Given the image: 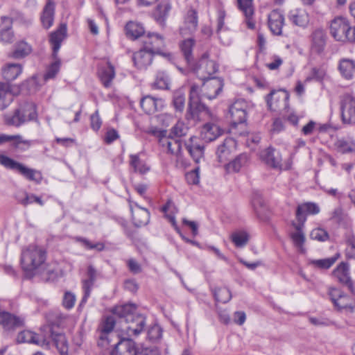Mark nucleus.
<instances>
[{
  "label": "nucleus",
  "mask_w": 355,
  "mask_h": 355,
  "mask_svg": "<svg viewBox=\"0 0 355 355\" xmlns=\"http://www.w3.org/2000/svg\"><path fill=\"white\" fill-rule=\"evenodd\" d=\"M204 80L201 89L196 84L191 86L186 114L187 119H195L199 112L207 109L206 106L201 103L202 99L212 100L222 91L223 83L220 79L211 78Z\"/></svg>",
  "instance_id": "f257e3e1"
},
{
  "label": "nucleus",
  "mask_w": 355,
  "mask_h": 355,
  "mask_svg": "<svg viewBox=\"0 0 355 355\" xmlns=\"http://www.w3.org/2000/svg\"><path fill=\"white\" fill-rule=\"evenodd\" d=\"M46 251L40 246L30 245L21 250L20 266L28 279L41 275L46 269Z\"/></svg>",
  "instance_id": "f03ea898"
},
{
  "label": "nucleus",
  "mask_w": 355,
  "mask_h": 355,
  "mask_svg": "<svg viewBox=\"0 0 355 355\" xmlns=\"http://www.w3.org/2000/svg\"><path fill=\"white\" fill-rule=\"evenodd\" d=\"M136 311L137 306L132 303L116 306L112 311L121 320L122 331L130 337L140 334L146 325V318Z\"/></svg>",
  "instance_id": "7ed1b4c3"
},
{
  "label": "nucleus",
  "mask_w": 355,
  "mask_h": 355,
  "mask_svg": "<svg viewBox=\"0 0 355 355\" xmlns=\"http://www.w3.org/2000/svg\"><path fill=\"white\" fill-rule=\"evenodd\" d=\"M0 164L7 169L14 171L28 181L33 182L36 184H40L43 180V175L40 171L29 168L8 156L0 155Z\"/></svg>",
  "instance_id": "20e7f679"
},
{
  "label": "nucleus",
  "mask_w": 355,
  "mask_h": 355,
  "mask_svg": "<svg viewBox=\"0 0 355 355\" xmlns=\"http://www.w3.org/2000/svg\"><path fill=\"white\" fill-rule=\"evenodd\" d=\"M25 318L6 311H0V329L12 332L24 326Z\"/></svg>",
  "instance_id": "39448f33"
},
{
  "label": "nucleus",
  "mask_w": 355,
  "mask_h": 355,
  "mask_svg": "<svg viewBox=\"0 0 355 355\" xmlns=\"http://www.w3.org/2000/svg\"><path fill=\"white\" fill-rule=\"evenodd\" d=\"M217 64L209 59V55L205 53L202 55L198 62L194 67L193 70L201 80L211 78V76L218 71Z\"/></svg>",
  "instance_id": "423d86ee"
},
{
  "label": "nucleus",
  "mask_w": 355,
  "mask_h": 355,
  "mask_svg": "<svg viewBox=\"0 0 355 355\" xmlns=\"http://www.w3.org/2000/svg\"><path fill=\"white\" fill-rule=\"evenodd\" d=\"M341 116L345 123L355 124V97L345 94L340 102Z\"/></svg>",
  "instance_id": "0eeeda50"
},
{
  "label": "nucleus",
  "mask_w": 355,
  "mask_h": 355,
  "mask_svg": "<svg viewBox=\"0 0 355 355\" xmlns=\"http://www.w3.org/2000/svg\"><path fill=\"white\" fill-rule=\"evenodd\" d=\"M349 21L342 17L334 18L330 24V33L337 41L346 42V33L349 30Z\"/></svg>",
  "instance_id": "6e6552de"
},
{
  "label": "nucleus",
  "mask_w": 355,
  "mask_h": 355,
  "mask_svg": "<svg viewBox=\"0 0 355 355\" xmlns=\"http://www.w3.org/2000/svg\"><path fill=\"white\" fill-rule=\"evenodd\" d=\"M329 295L334 306L338 310H349L353 309L354 302L352 299L344 294L343 291L336 288H331Z\"/></svg>",
  "instance_id": "1a4fd4ad"
},
{
  "label": "nucleus",
  "mask_w": 355,
  "mask_h": 355,
  "mask_svg": "<svg viewBox=\"0 0 355 355\" xmlns=\"http://www.w3.org/2000/svg\"><path fill=\"white\" fill-rule=\"evenodd\" d=\"M236 141L235 139L228 137L226 138L216 149V157L219 162L227 163L232 155L236 152Z\"/></svg>",
  "instance_id": "9d476101"
},
{
  "label": "nucleus",
  "mask_w": 355,
  "mask_h": 355,
  "mask_svg": "<svg viewBox=\"0 0 355 355\" xmlns=\"http://www.w3.org/2000/svg\"><path fill=\"white\" fill-rule=\"evenodd\" d=\"M142 49L151 53L153 55L161 53L162 47L164 46V38L155 33H148L142 38Z\"/></svg>",
  "instance_id": "9b49d317"
},
{
  "label": "nucleus",
  "mask_w": 355,
  "mask_h": 355,
  "mask_svg": "<svg viewBox=\"0 0 355 355\" xmlns=\"http://www.w3.org/2000/svg\"><path fill=\"white\" fill-rule=\"evenodd\" d=\"M17 341L32 343L46 348H49L50 345V340L46 338V336L39 335L29 330L19 332L17 336Z\"/></svg>",
  "instance_id": "f8f14e48"
},
{
  "label": "nucleus",
  "mask_w": 355,
  "mask_h": 355,
  "mask_svg": "<svg viewBox=\"0 0 355 355\" xmlns=\"http://www.w3.org/2000/svg\"><path fill=\"white\" fill-rule=\"evenodd\" d=\"M97 278V271L92 266H89L87 270L86 277L82 280V288L83 297L80 301V306H83L89 297L92 289Z\"/></svg>",
  "instance_id": "ddd939ff"
},
{
  "label": "nucleus",
  "mask_w": 355,
  "mask_h": 355,
  "mask_svg": "<svg viewBox=\"0 0 355 355\" xmlns=\"http://www.w3.org/2000/svg\"><path fill=\"white\" fill-rule=\"evenodd\" d=\"M333 276L342 284L346 286L352 293L355 288L349 276V267L347 263H340L332 272Z\"/></svg>",
  "instance_id": "4468645a"
},
{
  "label": "nucleus",
  "mask_w": 355,
  "mask_h": 355,
  "mask_svg": "<svg viewBox=\"0 0 355 355\" xmlns=\"http://www.w3.org/2000/svg\"><path fill=\"white\" fill-rule=\"evenodd\" d=\"M139 348L135 342L130 338H122L116 343L112 355H137Z\"/></svg>",
  "instance_id": "2eb2a0df"
},
{
  "label": "nucleus",
  "mask_w": 355,
  "mask_h": 355,
  "mask_svg": "<svg viewBox=\"0 0 355 355\" xmlns=\"http://www.w3.org/2000/svg\"><path fill=\"white\" fill-rule=\"evenodd\" d=\"M284 21V16L279 10H273L268 14V26L271 33L275 35H282Z\"/></svg>",
  "instance_id": "dca6fc26"
},
{
  "label": "nucleus",
  "mask_w": 355,
  "mask_h": 355,
  "mask_svg": "<svg viewBox=\"0 0 355 355\" xmlns=\"http://www.w3.org/2000/svg\"><path fill=\"white\" fill-rule=\"evenodd\" d=\"M166 131H162L160 132L159 144L163 148L167 150L168 153L179 156L182 150L180 139L171 137V135L166 136Z\"/></svg>",
  "instance_id": "f3484780"
},
{
  "label": "nucleus",
  "mask_w": 355,
  "mask_h": 355,
  "mask_svg": "<svg viewBox=\"0 0 355 355\" xmlns=\"http://www.w3.org/2000/svg\"><path fill=\"white\" fill-rule=\"evenodd\" d=\"M288 19L294 26L306 28L310 21L308 12L303 8H293L288 14Z\"/></svg>",
  "instance_id": "a211bd4d"
},
{
  "label": "nucleus",
  "mask_w": 355,
  "mask_h": 355,
  "mask_svg": "<svg viewBox=\"0 0 355 355\" xmlns=\"http://www.w3.org/2000/svg\"><path fill=\"white\" fill-rule=\"evenodd\" d=\"M130 209L132 220L137 227L146 225L150 220V213L147 209L143 208L136 202L130 201Z\"/></svg>",
  "instance_id": "6ab92c4d"
},
{
  "label": "nucleus",
  "mask_w": 355,
  "mask_h": 355,
  "mask_svg": "<svg viewBox=\"0 0 355 355\" xmlns=\"http://www.w3.org/2000/svg\"><path fill=\"white\" fill-rule=\"evenodd\" d=\"M246 103L243 100L236 101L230 107L229 112L232 122L234 125L242 123L246 119Z\"/></svg>",
  "instance_id": "aec40b11"
},
{
  "label": "nucleus",
  "mask_w": 355,
  "mask_h": 355,
  "mask_svg": "<svg viewBox=\"0 0 355 355\" xmlns=\"http://www.w3.org/2000/svg\"><path fill=\"white\" fill-rule=\"evenodd\" d=\"M288 98V94L283 90L272 91L266 96V102L271 110H276L282 107H285Z\"/></svg>",
  "instance_id": "412c9836"
},
{
  "label": "nucleus",
  "mask_w": 355,
  "mask_h": 355,
  "mask_svg": "<svg viewBox=\"0 0 355 355\" xmlns=\"http://www.w3.org/2000/svg\"><path fill=\"white\" fill-rule=\"evenodd\" d=\"M334 148L341 154L355 153V139L350 135L338 137L334 143Z\"/></svg>",
  "instance_id": "4be33fe9"
},
{
  "label": "nucleus",
  "mask_w": 355,
  "mask_h": 355,
  "mask_svg": "<svg viewBox=\"0 0 355 355\" xmlns=\"http://www.w3.org/2000/svg\"><path fill=\"white\" fill-rule=\"evenodd\" d=\"M67 36V25L62 24L59 28L50 35L49 41L52 45L53 58H56L61 43Z\"/></svg>",
  "instance_id": "5701e85b"
},
{
  "label": "nucleus",
  "mask_w": 355,
  "mask_h": 355,
  "mask_svg": "<svg viewBox=\"0 0 355 355\" xmlns=\"http://www.w3.org/2000/svg\"><path fill=\"white\" fill-rule=\"evenodd\" d=\"M261 159L268 166L279 168H281L282 156L279 152L276 151L273 148H268L261 152Z\"/></svg>",
  "instance_id": "b1692460"
},
{
  "label": "nucleus",
  "mask_w": 355,
  "mask_h": 355,
  "mask_svg": "<svg viewBox=\"0 0 355 355\" xmlns=\"http://www.w3.org/2000/svg\"><path fill=\"white\" fill-rule=\"evenodd\" d=\"M46 338L50 340L49 347L53 344L61 355H68V342L64 334L52 331L49 336Z\"/></svg>",
  "instance_id": "393cba45"
},
{
  "label": "nucleus",
  "mask_w": 355,
  "mask_h": 355,
  "mask_svg": "<svg viewBox=\"0 0 355 355\" xmlns=\"http://www.w3.org/2000/svg\"><path fill=\"white\" fill-rule=\"evenodd\" d=\"M238 7L243 13L247 26L250 29H254L255 22L253 20L254 8L252 6V0H237Z\"/></svg>",
  "instance_id": "a878e982"
},
{
  "label": "nucleus",
  "mask_w": 355,
  "mask_h": 355,
  "mask_svg": "<svg viewBox=\"0 0 355 355\" xmlns=\"http://www.w3.org/2000/svg\"><path fill=\"white\" fill-rule=\"evenodd\" d=\"M12 21L8 17H2L0 24V42L4 44L11 43L14 40L12 31Z\"/></svg>",
  "instance_id": "bb28decb"
},
{
  "label": "nucleus",
  "mask_w": 355,
  "mask_h": 355,
  "mask_svg": "<svg viewBox=\"0 0 355 355\" xmlns=\"http://www.w3.org/2000/svg\"><path fill=\"white\" fill-rule=\"evenodd\" d=\"M153 56L151 53L141 48L133 54L132 60L138 69H146L151 64Z\"/></svg>",
  "instance_id": "cd10ccee"
},
{
  "label": "nucleus",
  "mask_w": 355,
  "mask_h": 355,
  "mask_svg": "<svg viewBox=\"0 0 355 355\" xmlns=\"http://www.w3.org/2000/svg\"><path fill=\"white\" fill-rule=\"evenodd\" d=\"M338 71L346 80H352L355 78V60L349 58L340 60L338 67Z\"/></svg>",
  "instance_id": "c85d7f7f"
},
{
  "label": "nucleus",
  "mask_w": 355,
  "mask_h": 355,
  "mask_svg": "<svg viewBox=\"0 0 355 355\" xmlns=\"http://www.w3.org/2000/svg\"><path fill=\"white\" fill-rule=\"evenodd\" d=\"M98 76L103 85L105 87H110L112 82L115 77L114 67L107 61L105 66H102L98 69Z\"/></svg>",
  "instance_id": "c756f323"
},
{
  "label": "nucleus",
  "mask_w": 355,
  "mask_h": 355,
  "mask_svg": "<svg viewBox=\"0 0 355 355\" xmlns=\"http://www.w3.org/2000/svg\"><path fill=\"white\" fill-rule=\"evenodd\" d=\"M54 13L55 4L51 0H48L40 16L41 22L44 28L49 29L52 26L54 20Z\"/></svg>",
  "instance_id": "7c9ffc66"
},
{
  "label": "nucleus",
  "mask_w": 355,
  "mask_h": 355,
  "mask_svg": "<svg viewBox=\"0 0 355 355\" xmlns=\"http://www.w3.org/2000/svg\"><path fill=\"white\" fill-rule=\"evenodd\" d=\"M143 110L148 114H154L163 105L161 98H155L150 96L144 97L140 102Z\"/></svg>",
  "instance_id": "2f4dec72"
},
{
  "label": "nucleus",
  "mask_w": 355,
  "mask_h": 355,
  "mask_svg": "<svg viewBox=\"0 0 355 355\" xmlns=\"http://www.w3.org/2000/svg\"><path fill=\"white\" fill-rule=\"evenodd\" d=\"M223 130L215 123H207L202 127L201 135L207 141H211L222 135Z\"/></svg>",
  "instance_id": "473e14b6"
},
{
  "label": "nucleus",
  "mask_w": 355,
  "mask_h": 355,
  "mask_svg": "<svg viewBox=\"0 0 355 355\" xmlns=\"http://www.w3.org/2000/svg\"><path fill=\"white\" fill-rule=\"evenodd\" d=\"M320 208L315 204L307 202L300 205L296 210V218L300 223H303L306 220V216L308 214H316L319 213Z\"/></svg>",
  "instance_id": "72a5a7b5"
},
{
  "label": "nucleus",
  "mask_w": 355,
  "mask_h": 355,
  "mask_svg": "<svg viewBox=\"0 0 355 355\" xmlns=\"http://www.w3.org/2000/svg\"><path fill=\"white\" fill-rule=\"evenodd\" d=\"M248 161V156L245 153H241L234 159L225 164V168L229 173L239 172L245 166Z\"/></svg>",
  "instance_id": "f704fd0d"
},
{
  "label": "nucleus",
  "mask_w": 355,
  "mask_h": 355,
  "mask_svg": "<svg viewBox=\"0 0 355 355\" xmlns=\"http://www.w3.org/2000/svg\"><path fill=\"white\" fill-rule=\"evenodd\" d=\"M197 137H191L186 148L196 162H198L203 156L204 147L197 142Z\"/></svg>",
  "instance_id": "c9c22d12"
},
{
  "label": "nucleus",
  "mask_w": 355,
  "mask_h": 355,
  "mask_svg": "<svg viewBox=\"0 0 355 355\" xmlns=\"http://www.w3.org/2000/svg\"><path fill=\"white\" fill-rule=\"evenodd\" d=\"M312 47L317 51H322L326 43V34L324 29L315 28L311 34Z\"/></svg>",
  "instance_id": "e433bc0d"
},
{
  "label": "nucleus",
  "mask_w": 355,
  "mask_h": 355,
  "mask_svg": "<svg viewBox=\"0 0 355 355\" xmlns=\"http://www.w3.org/2000/svg\"><path fill=\"white\" fill-rule=\"evenodd\" d=\"M22 72V66L19 64H7L2 70V75L5 80L12 81Z\"/></svg>",
  "instance_id": "4c0bfd02"
},
{
  "label": "nucleus",
  "mask_w": 355,
  "mask_h": 355,
  "mask_svg": "<svg viewBox=\"0 0 355 355\" xmlns=\"http://www.w3.org/2000/svg\"><path fill=\"white\" fill-rule=\"evenodd\" d=\"M12 101V95L9 85L0 82V111L7 108Z\"/></svg>",
  "instance_id": "58836bf2"
},
{
  "label": "nucleus",
  "mask_w": 355,
  "mask_h": 355,
  "mask_svg": "<svg viewBox=\"0 0 355 355\" xmlns=\"http://www.w3.org/2000/svg\"><path fill=\"white\" fill-rule=\"evenodd\" d=\"M144 33L145 29L140 23L130 21L125 26L126 35L132 40H135L143 36Z\"/></svg>",
  "instance_id": "ea45409f"
},
{
  "label": "nucleus",
  "mask_w": 355,
  "mask_h": 355,
  "mask_svg": "<svg viewBox=\"0 0 355 355\" xmlns=\"http://www.w3.org/2000/svg\"><path fill=\"white\" fill-rule=\"evenodd\" d=\"M250 239L249 234L244 230H237L234 232L230 239L236 248H243L247 245Z\"/></svg>",
  "instance_id": "a19ab883"
},
{
  "label": "nucleus",
  "mask_w": 355,
  "mask_h": 355,
  "mask_svg": "<svg viewBox=\"0 0 355 355\" xmlns=\"http://www.w3.org/2000/svg\"><path fill=\"white\" fill-rule=\"evenodd\" d=\"M6 121L8 125L18 127L28 121V118H26V116L21 114V111L20 107L19 106V107L15 110L12 114L7 115L6 116Z\"/></svg>",
  "instance_id": "79ce46f5"
},
{
  "label": "nucleus",
  "mask_w": 355,
  "mask_h": 355,
  "mask_svg": "<svg viewBox=\"0 0 355 355\" xmlns=\"http://www.w3.org/2000/svg\"><path fill=\"white\" fill-rule=\"evenodd\" d=\"M194 44L195 41L192 38L184 40L180 44L181 51L188 64L193 61L192 49Z\"/></svg>",
  "instance_id": "37998d69"
},
{
  "label": "nucleus",
  "mask_w": 355,
  "mask_h": 355,
  "mask_svg": "<svg viewBox=\"0 0 355 355\" xmlns=\"http://www.w3.org/2000/svg\"><path fill=\"white\" fill-rule=\"evenodd\" d=\"M31 46L22 41L16 44L15 49L11 53V57L15 59H21L27 56L31 52Z\"/></svg>",
  "instance_id": "c03bdc74"
},
{
  "label": "nucleus",
  "mask_w": 355,
  "mask_h": 355,
  "mask_svg": "<svg viewBox=\"0 0 355 355\" xmlns=\"http://www.w3.org/2000/svg\"><path fill=\"white\" fill-rule=\"evenodd\" d=\"M24 197H17V201L21 205L26 207L33 203H37L40 206H43L44 205V202L42 200V198L37 196L33 193H29L27 192L24 193Z\"/></svg>",
  "instance_id": "a18cd8bd"
},
{
  "label": "nucleus",
  "mask_w": 355,
  "mask_h": 355,
  "mask_svg": "<svg viewBox=\"0 0 355 355\" xmlns=\"http://www.w3.org/2000/svg\"><path fill=\"white\" fill-rule=\"evenodd\" d=\"M115 325V320L112 317L106 318L99 327L100 336L101 340L107 338V335L112 331Z\"/></svg>",
  "instance_id": "49530a36"
},
{
  "label": "nucleus",
  "mask_w": 355,
  "mask_h": 355,
  "mask_svg": "<svg viewBox=\"0 0 355 355\" xmlns=\"http://www.w3.org/2000/svg\"><path fill=\"white\" fill-rule=\"evenodd\" d=\"M130 158V166L135 172L144 174L149 171V167L146 166L143 160L139 159L138 155H131Z\"/></svg>",
  "instance_id": "de8ad7c7"
},
{
  "label": "nucleus",
  "mask_w": 355,
  "mask_h": 355,
  "mask_svg": "<svg viewBox=\"0 0 355 355\" xmlns=\"http://www.w3.org/2000/svg\"><path fill=\"white\" fill-rule=\"evenodd\" d=\"M169 85V78L163 71L158 72L156 78L152 84V87L158 89H167Z\"/></svg>",
  "instance_id": "09e8293b"
},
{
  "label": "nucleus",
  "mask_w": 355,
  "mask_h": 355,
  "mask_svg": "<svg viewBox=\"0 0 355 355\" xmlns=\"http://www.w3.org/2000/svg\"><path fill=\"white\" fill-rule=\"evenodd\" d=\"M173 105L177 112H182L185 105V96L182 89H178L173 93Z\"/></svg>",
  "instance_id": "8fccbe9b"
},
{
  "label": "nucleus",
  "mask_w": 355,
  "mask_h": 355,
  "mask_svg": "<svg viewBox=\"0 0 355 355\" xmlns=\"http://www.w3.org/2000/svg\"><path fill=\"white\" fill-rule=\"evenodd\" d=\"M185 25L189 33L194 31L198 26V15L196 10L191 9L185 17Z\"/></svg>",
  "instance_id": "3c124183"
},
{
  "label": "nucleus",
  "mask_w": 355,
  "mask_h": 355,
  "mask_svg": "<svg viewBox=\"0 0 355 355\" xmlns=\"http://www.w3.org/2000/svg\"><path fill=\"white\" fill-rule=\"evenodd\" d=\"M53 59L54 61L49 65L46 69V72L44 75V80L54 78L60 71L61 66L60 60L58 58V55L56 56V58Z\"/></svg>",
  "instance_id": "603ef678"
},
{
  "label": "nucleus",
  "mask_w": 355,
  "mask_h": 355,
  "mask_svg": "<svg viewBox=\"0 0 355 355\" xmlns=\"http://www.w3.org/2000/svg\"><path fill=\"white\" fill-rule=\"evenodd\" d=\"M21 114L28 118V121L37 118L35 105L33 103H24L19 105Z\"/></svg>",
  "instance_id": "864d4df0"
},
{
  "label": "nucleus",
  "mask_w": 355,
  "mask_h": 355,
  "mask_svg": "<svg viewBox=\"0 0 355 355\" xmlns=\"http://www.w3.org/2000/svg\"><path fill=\"white\" fill-rule=\"evenodd\" d=\"M293 242L300 251L304 252L303 245L305 241V236L300 225L296 227V232L291 234Z\"/></svg>",
  "instance_id": "5fc2aeb1"
},
{
  "label": "nucleus",
  "mask_w": 355,
  "mask_h": 355,
  "mask_svg": "<svg viewBox=\"0 0 355 355\" xmlns=\"http://www.w3.org/2000/svg\"><path fill=\"white\" fill-rule=\"evenodd\" d=\"M214 295L215 300L221 303H227L228 302L231 298L232 295L230 291L227 288H216L214 291Z\"/></svg>",
  "instance_id": "6e6d98bb"
},
{
  "label": "nucleus",
  "mask_w": 355,
  "mask_h": 355,
  "mask_svg": "<svg viewBox=\"0 0 355 355\" xmlns=\"http://www.w3.org/2000/svg\"><path fill=\"white\" fill-rule=\"evenodd\" d=\"M188 130L187 126L183 121H178L171 130V137L178 139L179 137L186 135Z\"/></svg>",
  "instance_id": "4d7b16f0"
},
{
  "label": "nucleus",
  "mask_w": 355,
  "mask_h": 355,
  "mask_svg": "<svg viewBox=\"0 0 355 355\" xmlns=\"http://www.w3.org/2000/svg\"><path fill=\"white\" fill-rule=\"evenodd\" d=\"M12 146L22 150L28 149L31 145V141L29 140L24 139L22 136L19 135H12V139L11 141Z\"/></svg>",
  "instance_id": "13d9d810"
},
{
  "label": "nucleus",
  "mask_w": 355,
  "mask_h": 355,
  "mask_svg": "<svg viewBox=\"0 0 355 355\" xmlns=\"http://www.w3.org/2000/svg\"><path fill=\"white\" fill-rule=\"evenodd\" d=\"M326 76V70L323 67H313L309 75L306 77V81H322Z\"/></svg>",
  "instance_id": "bf43d9fd"
},
{
  "label": "nucleus",
  "mask_w": 355,
  "mask_h": 355,
  "mask_svg": "<svg viewBox=\"0 0 355 355\" xmlns=\"http://www.w3.org/2000/svg\"><path fill=\"white\" fill-rule=\"evenodd\" d=\"M162 336V329L158 324H153L148 329V339L152 342L159 340Z\"/></svg>",
  "instance_id": "052dcab7"
},
{
  "label": "nucleus",
  "mask_w": 355,
  "mask_h": 355,
  "mask_svg": "<svg viewBox=\"0 0 355 355\" xmlns=\"http://www.w3.org/2000/svg\"><path fill=\"white\" fill-rule=\"evenodd\" d=\"M336 257L322 259H314L311 261V263L321 269H328L336 262Z\"/></svg>",
  "instance_id": "680f3d73"
},
{
  "label": "nucleus",
  "mask_w": 355,
  "mask_h": 355,
  "mask_svg": "<svg viewBox=\"0 0 355 355\" xmlns=\"http://www.w3.org/2000/svg\"><path fill=\"white\" fill-rule=\"evenodd\" d=\"M75 239L76 241L81 243L87 249H96L98 251H102L104 249V245L101 243L93 244L88 239L82 237H76Z\"/></svg>",
  "instance_id": "e2e57ef3"
},
{
  "label": "nucleus",
  "mask_w": 355,
  "mask_h": 355,
  "mask_svg": "<svg viewBox=\"0 0 355 355\" xmlns=\"http://www.w3.org/2000/svg\"><path fill=\"white\" fill-rule=\"evenodd\" d=\"M76 300V295L73 293L67 291L63 297L62 304L64 308L71 309L73 307Z\"/></svg>",
  "instance_id": "0e129e2a"
},
{
  "label": "nucleus",
  "mask_w": 355,
  "mask_h": 355,
  "mask_svg": "<svg viewBox=\"0 0 355 355\" xmlns=\"http://www.w3.org/2000/svg\"><path fill=\"white\" fill-rule=\"evenodd\" d=\"M311 237L313 240L324 241L327 240L329 235L324 230L321 228H317L311 231Z\"/></svg>",
  "instance_id": "69168bd1"
},
{
  "label": "nucleus",
  "mask_w": 355,
  "mask_h": 355,
  "mask_svg": "<svg viewBox=\"0 0 355 355\" xmlns=\"http://www.w3.org/2000/svg\"><path fill=\"white\" fill-rule=\"evenodd\" d=\"M270 59L271 62L266 64V67L270 70H277L283 64V59L279 55H273L271 56Z\"/></svg>",
  "instance_id": "338daca9"
},
{
  "label": "nucleus",
  "mask_w": 355,
  "mask_h": 355,
  "mask_svg": "<svg viewBox=\"0 0 355 355\" xmlns=\"http://www.w3.org/2000/svg\"><path fill=\"white\" fill-rule=\"evenodd\" d=\"M199 168L197 167L186 174V180L190 184H197L200 181Z\"/></svg>",
  "instance_id": "774afa93"
}]
</instances>
